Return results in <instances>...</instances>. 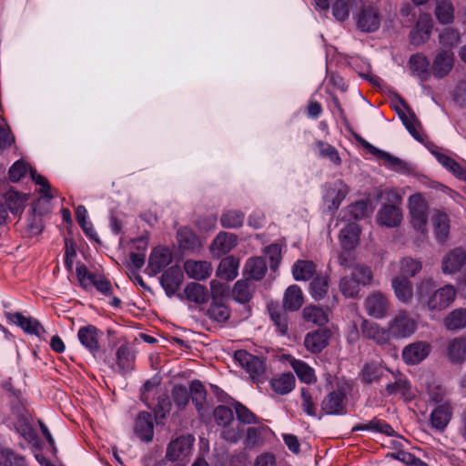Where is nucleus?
Listing matches in <instances>:
<instances>
[{
	"mask_svg": "<svg viewBox=\"0 0 466 466\" xmlns=\"http://www.w3.org/2000/svg\"><path fill=\"white\" fill-rule=\"evenodd\" d=\"M433 282L424 279L417 287V296L422 307L431 312H441L448 308L456 298V290L451 285H445L431 292Z\"/></svg>",
	"mask_w": 466,
	"mask_h": 466,
	"instance_id": "f257e3e1",
	"label": "nucleus"
},
{
	"mask_svg": "<svg viewBox=\"0 0 466 466\" xmlns=\"http://www.w3.org/2000/svg\"><path fill=\"white\" fill-rule=\"evenodd\" d=\"M385 202L376 214V222L382 227L397 228L403 220L402 197L395 190L385 191Z\"/></svg>",
	"mask_w": 466,
	"mask_h": 466,
	"instance_id": "f03ea898",
	"label": "nucleus"
},
{
	"mask_svg": "<svg viewBox=\"0 0 466 466\" xmlns=\"http://www.w3.org/2000/svg\"><path fill=\"white\" fill-rule=\"evenodd\" d=\"M349 193V186L341 179L325 183L321 188L324 208L328 211L335 213Z\"/></svg>",
	"mask_w": 466,
	"mask_h": 466,
	"instance_id": "7ed1b4c3",
	"label": "nucleus"
},
{
	"mask_svg": "<svg viewBox=\"0 0 466 466\" xmlns=\"http://www.w3.org/2000/svg\"><path fill=\"white\" fill-rule=\"evenodd\" d=\"M408 209L412 228L418 232L424 233L427 228L429 208L423 196L420 193L411 195L408 198Z\"/></svg>",
	"mask_w": 466,
	"mask_h": 466,
	"instance_id": "20e7f679",
	"label": "nucleus"
},
{
	"mask_svg": "<svg viewBox=\"0 0 466 466\" xmlns=\"http://www.w3.org/2000/svg\"><path fill=\"white\" fill-rule=\"evenodd\" d=\"M360 228L357 223H347L345 227L340 229L339 242L343 252L339 256V262L341 266H349L351 257L348 252L357 247L360 241Z\"/></svg>",
	"mask_w": 466,
	"mask_h": 466,
	"instance_id": "39448f33",
	"label": "nucleus"
},
{
	"mask_svg": "<svg viewBox=\"0 0 466 466\" xmlns=\"http://www.w3.org/2000/svg\"><path fill=\"white\" fill-rule=\"evenodd\" d=\"M388 327L391 337L407 339L417 330L418 324L406 310H400L390 320Z\"/></svg>",
	"mask_w": 466,
	"mask_h": 466,
	"instance_id": "423d86ee",
	"label": "nucleus"
},
{
	"mask_svg": "<svg viewBox=\"0 0 466 466\" xmlns=\"http://www.w3.org/2000/svg\"><path fill=\"white\" fill-rule=\"evenodd\" d=\"M195 442V438L190 435H182L172 440L166 451V459L172 462H181L190 455Z\"/></svg>",
	"mask_w": 466,
	"mask_h": 466,
	"instance_id": "0eeeda50",
	"label": "nucleus"
},
{
	"mask_svg": "<svg viewBox=\"0 0 466 466\" xmlns=\"http://www.w3.org/2000/svg\"><path fill=\"white\" fill-rule=\"evenodd\" d=\"M235 361L244 369L253 380H258L264 373L263 361L257 356L246 350H237L234 354Z\"/></svg>",
	"mask_w": 466,
	"mask_h": 466,
	"instance_id": "6e6552de",
	"label": "nucleus"
},
{
	"mask_svg": "<svg viewBox=\"0 0 466 466\" xmlns=\"http://www.w3.org/2000/svg\"><path fill=\"white\" fill-rule=\"evenodd\" d=\"M362 145L368 150L369 153L383 160L384 166L387 168L402 173H405L409 170L408 163L403 161L402 159L390 154L389 152H386L374 147L373 145L367 141H363Z\"/></svg>",
	"mask_w": 466,
	"mask_h": 466,
	"instance_id": "1a4fd4ad",
	"label": "nucleus"
},
{
	"mask_svg": "<svg viewBox=\"0 0 466 466\" xmlns=\"http://www.w3.org/2000/svg\"><path fill=\"white\" fill-rule=\"evenodd\" d=\"M394 109L410 134L420 139V124L411 108L403 100H399L394 104Z\"/></svg>",
	"mask_w": 466,
	"mask_h": 466,
	"instance_id": "9d476101",
	"label": "nucleus"
},
{
	"mask_svg": "<svg viewBox=\"0 0 466 466\" xmlns=\"http://www.w3.org/2000/svg\"><path fill=\"white\" fill-rule=\"evenodd\" d=\"M431 345L425 341L410 343L402 350V359L408 365H416L424 360L430 354Z\"/></svg>",
	"mask_w": 466,
	"mask_h": 466,
	"instance_id": "9b49d317",
	"label": "nucleus"
},
{
	"mask_svg": "<svg viewBox=\"0 0 466 466\" xmlns=\"http://www.w3.org/2000/svg\"><path fill=\"white\" fill-rule=\"evenodd\" d=\"M358 27L364 32H374L380 25V16L377 8L371 5L363 6L357 15Z\"/></svg>",
	"mask_w": 466,
	"mask_h": 466,
	"instance_id": "f8f14e48",
	"label": "nucleus"
},
{
	"mask_svg": "<svg viewBox=\"0 0 466 466\" xmlns=\"http://www.w3.org/2000/svg\"><path fill=\"white\" fill-rule=\"evenodd\" d=\"M330 336L328 329L309 332L305 336L304 346L311 353H319L328 346Z\"/></svg>",
	"mask_w": 466,
	"mask_h": 466,
	"instance_id": "ddd939ff",
	"label": "nucleus"
},
{
	"mask_svg": "<svg viewBox=\"0 0 466 466\" xmlns=\"http://www.w3.org/2000/svg\"><path fill=\"white\" fill-rule=\"evenodd\" d=\"M365 309L370 317L375 319H383L387 315L389 302L383 294L374 292L366 299Z\"/></svg>",
	"mask_w": 466,
	"mask_h": 466,
	"instance_id": "4468645a",
	"label": "nucleus"
},
{
	"mask_svg": "<svg viewBox=\"0 0 466 466\" xmlns=\"http://www.w3.org/2000/svg\"><path fill=\"white\" fill-rule=\"evenodd\" d=\"M134 432L142 441L149 442L154 437V420L150 413L142 411L138 414Z\"/></svg>",
	"mask_w": 466,
	"mask_h": 466,
	"instance_id": "2eb2a0df",
	"label": "nucleus"
},
{
	"mask_svg": "<svg viewBox=\"0 0 466 466\" xmlns=\"http://www.w3.org/2000/svg\"><path fill=\"white\" fill-rule=\"evenodd\" d=\"M346 394L340 390L330 392L321 403V409L326 414L338 415L346 411Z\"/></svg>",
	"mask_w": 466,
	"mask_h": 466,
	"instance_id": "dca6fc26",
	"label": "nucleus"
},
{
	"mask_svg": "<svg viewBox=\"0 0 466 466\" xmlns=\"http://www.w3.org/2000/svg\"><path fill=\"white\" fill-rule=\"evenodd\" d=\"M237 237L232 233L220 232L213 240L210 251L214 257L219 258L230 252L237 245Z\"/></svg>",
	"mask_w": 466,
	"mask_h": 466,
	"instance_id": "f3484780",
	"label": "nucleus"
},
{
	"mask_svg": "<svg viewBox=\"0 0 466 466\" xmlns=\"http://www.w3.org/2000/svg\"><path fill=\"white\" fill-rule=\"evenodd\" d=\"M98 337L99 330L92 325L82 327L77 332L80 343L94 356L99 351Z\"/></svg>",
	"mask_w": 466,
	"mask_h": 466,
	"instance_id": "a211bd4d",
	"label": "nucleus"
},
{
	"mask_svg": "<svg viewBox=\"0 0 466 466\" xmlns=\"http://www.w3.org/2000/svg\"><path fill=\"white\" fill-rule=\"evenodd\" d=\"M432 26V19L429 15H420L416 27L410 33L411 43L419 46L426 42L430 38Z\"/></svg>",
	"mask_w": 466,
	"mask_h": 466,
	"instance_id": "6ab92c4d",
	"label": "nucleus"
},
{
	"mask_svg": "<svg viewBox=\"0 0 466 466\" xmlns=\"http://www.w3.org/2000/svg\"><path fill=\"white\" fill-rule=\"evenodd\" d=\"M465 262L466 252L461 248H455L443 258L442 272L444 274H454L462 268Z\"/></svg>",
	"mask_w": 466,
	"mask_h": 466,
	"instance_id": "aec40b11",
	"label": "nucleus"
},
{
	"mask_svg": "<svg viewBox=\"0 0 466 466\" xmlns=\"http://www.w3.org/2000/svg\"><path fill=\"white\" fill-rule=\"evenodd\" d=\"M369 201H356L342 209L340 213L341 220L346 223H357L358 220L364 218L369 214Z\"/></svg>",
	"mask_w": 466,
	"mask_h": 466,
	"instance_id": "412c9836",
	"label": "nucleus"
},
{
	"mask_svg": "<svg viewBox=\"0 0 466 466\" xmlns=\"http://www.w3.org/2000/svg\"><path fill=\"white\" fill-rule=\"evenodd\" d=\"M396 298L402 303L408 304L413 297V286L410 279L402 276L394 277L391 280Z\"/></svg>",
	"mask_w": 466,
	"mask_h": 466,
	"instance_id": "4be33fe9",
	"label": "nucleus"
},
{
	"mask_svg": "<svg viewBox=\"0 0 466 466\" xmlns=\"http://www.w3.org/2000/svg\"><path fill=\"white\" fill-rule=\"evenodd\" d=\"M184 269L190 279L203 280L208 278L212 272L211 264L205 260H187Z\"/></svg>",
	"mask_w": 466,
	"mask_h": 466,
	"instance_id": "5701e85b",
	"label": "nucleus"
},
{
	"mask_svg": "<svg viewBox=\"0 0 466 466\" xmlns=\"http://www.w3.org/2000/svg\"><path fill=\"white\" fill-rule=\"evenodd\" d=\"M7 319L10 322L19 326L27 333L41 336V334L45 331L43 327L36 319L33 318H27L21 313H8Z\"/></svg>",
	"mask_w": 466,
	"mask_h": 466,
	"instance_id": "b1692460",
	"label": "nucleus"
},
{
	"mask_svg": "<svg viewBox=\"0 0 466 466\" xmlns=\"http://www.w3.org/2000/svg\"><path fill=\"white\" fill-rule=\"evenodd\" d=\"M172 261V253L167 248H155L149 257V267L154 273L160 272Z\"/></svg>",
	"mask_w": 466,
	"mask_h": 466,
	"instance_id": "393cba45",
	"label": "nucleus"
},
{
	"mask_svg": "<svg viewBox=\"0 0 466 466\" xmlns=\"http://www.w3.org/2000/svg\"><path fill=\"white\" fill-rule=\"evenodd\" d=\"M303 302V294L299 286L290 285L287 288L283 296V307L286 310L296 311L302 306Z\"/></svg>",
	"mask_w": 466,
	"mask_h": 466,
	"instance_id": "a878e982",
	"label": "nucleus"
},
{
	"mask_svg": "<svg viewBox=\"0 0 466 466\" xmlns=\"http://www.w3.org/2000/svg\"><path fill=\"white\" fill-rule=\"evenodd\" d=\"M287 360L301 382L310 384L316 381L314 370L306 362L291 356H289Z\"/></svg>",
	"mask_w": 466,
	"mask_h": 466,
	"instance_id": "bb28decb",
	"label": "nucleus"
},
{
	"mask_svg": "<svg viewBox=\"0 0 466 466\" xmlns=\"http://www.w3.org/2000/svg\"><path fill=\"white\" fill-rule=\"evenodd\" d=\"M452 63L453 55L451 51L440 52L433 61V75L438 78L445 76L451 71L452 67Z\"/></svg>",
	"mask_w": 466,
	"mask_h": 466,
	"instance_id": "cd10ccee",
	"label": "nucleus"
},
{
	"mask_svg": "<svg viewBox=\"0 0 466 466\" xmlns=\"http://www.w3.org/2000/svg\"><path fill=\"white\" fill-rule=\"evenodd\" d=\"M447 355L451 362L461 363L466 360V338L451 339L447 345Z\"/></svg>",
	"mask_w": 466,
	"mask_h": 466,
	"instance_id": "c85d7f7f",
	"label": "nucleus"
},
{
	"mask_svg": "<svg viewBox=\"0 0 466 466\" xmlns=\"http://www.w3.org/2000/svg\"><path fill=\"white\" fill-rule=\"evenodd\" d=\"M362 331L367 338L373 339L376 343L380 345L388 342L391 337L389 328L386 329L380 328L376 323H370L368 321H364Z\"/></svg>",
	"mask_w": 466,
	"mask_h": 466,
	"instance_id": "c756f323",
	"label": "nucleus"
},
{
	"mask_svg": "<svg viewBox=\"0 0 466 466\" xmlns=\"http://www.w3.org/2000/svg\"><path fill=\"white\" fill-rule=\"evenodd\" d=\"M182 281V275L178 268H170L161 278V285L168 296L174 295Z\"/></svg>",
	"mask_w": 466,
	"mask_h": 466,
	"instance_id": "7c9ffc66",
	"label": "nucleus"
},
{
	"mask_svg": "<svg viewBox=\"0 0 466 466\" xmlns=\"http://www.w3.org/2000/svg\"><path fill=\"white\" fill-rule=\"evenodd\" d=\"M386 390L390 395H400L405 400H410L414 397V392L411 390L410 382L401 375L395 376L394 383H389Z\"/></svg>",
	"mask_w": 466,
	"mask_h": 466,
	"instance_id": "2f4dec72",
	"label": "nucleus"
},
{
	"mask_svg": "<svg viewBox=\"0 0 466 466\" xmlns=\"http://www.w3.org/2000/svg\"><path fill=\"white\" fill-rule=\"evenodd\" d=\"M238 259L232 256L223 258L217 269V276L225 280H233L238 276Z\"/></svg>",
	"mask_w": 466,
	"mask_h": 466,
	"instance_id": "473e14b6",
	"label": "nucleus"
},
{
	"mask_svg": "<svg viewBox=\"0 0 466 466\" xmlns=\"http://www.w3.org/2000/svg\"><path fill=\"white\" fill-rule=\"evenodd\" d=\"M185 296L188 301L198 305L208 302L209 292L203 285L196 282L187 284L184 289Z\"/></svg>",
	"mask_w": 466,
	"mask_h": 466,
	"instance_id": "72a5a7b5",
	"label": "nucleus"
},
{
	"mask_svg": "<svg viewBox=\"0 0 466 466\" xmlns=\"http://www.w3.org/2000/svg\"><path fill=\"white\" fill-rule=\"evenodd\" d=\"M451 417V407L448 404L439 405L431 413V424L432 428L442 431L448 425Z\"/></svg>",
	"mask_w": 466,
	"mask_h": 466,
	"instance_id": "f704fd0d",
	"label": "nucleus"
},
{
	"mask_svg": "<svg viewBox=\"0 0 466 466\" xmlns=\"http://www.w3.org/2000/svg\"><path fill=\"white\" fill-rule=\"evenodd\" d=\"M443 324L451 331L466 328V309L460 308L448 313L443 319Z\"/></svg>",
	"mask_w": 466,
	"mask_h": 466,
	"instance_id": "c9c22d12",
	"label": "nucleus"
},
{
	"mask_svg": "<svg viewBox=\"0 0 466 466\" xmlns=\"http://www.w3.org/2000/svg\"><path fill=\"white\" fill-rule=\"evenodd\" d=\"M295 382V378L291 373H282L271 379L270 386L275 392L284 395L294 389Z\"/></svg>",
	"mask_w": 466,
	"mask_h": 466,
	"instance_id": "e433bc0d",
	"label": "nucleus"
},
{
	"mask_svg": "<svg viewBox=\"0 0 466 466\" xmlns=\"http://www.w3.org/2000/svg\"><path fill=\"white\" fill-rule=\"evenodd\" d=\"M116 364L121 372L132 370L135 356L131 347L127 343L122 344L116 353Z\"/></svg>",
	"mask_w": 466,
	"mask_h": 466,
	"instance_id": "4c0bfd02",
	"label": "nucleus"
},
{
	"mask_svg": "<svg viewBox=\"0 0 466 466\" xmlns=\"http://www.w3.org/2000/svg\"><path fill=\"white\" fill-rule=\"evenodd\" d=\"M435 15L441 24L452 23L454 19V6L451 0H435Z\"/></svg>",
	"mask_w": 466,
	"mask_h": 466,
	"instance_id": "58836bf2",
	"label": "nucleus"
},
{
	"mask_svg": "<svg viewBox=\"0 0 466 466\" xmlns=\"http://www.w3.org/2000/svg\"><path fill=\"white\" fill-rule=\"evenodd\" d=\"M316 272L315 264L309 260H298L292 267V275L297 281H306Z\"/></svg>",
	"mask_w": 466,
	"mask_h": 466,
	"instance_id": "ea45409f",
	"label": "nucleus"
},
{
	"mask_svg": "<svg viewBox=\"0 0 466 466\" xmlns=\"http://www.w3.org/2000/svg\"><path fill=\"white\" fill-rule=\"evenodd\" d=\"M410 66L412 73L416 75L420 80H427L428 76H430V63L425 56L421 54L411 56L410 58Z\"/></svg>",
	"mask_w": 466,
	"mask_h": 466,
	"instance_id": "a19ab883",
	"label": "nucleus"
},
{
	"mask_svg": "<svg viewBox=\"0 0 466 466\" xmlns=\"http://www.w3.org/2000/svg\"><path fill=\"white\" fill-rule=\"evenodd\" d=\"M434 232L439 242H445L450 232V221L445 213H438L433 219Z\"/></svg>",
	"mask_w": 466,
	"mask_h": 466,
	"instance_id": "79ce46f5",
	"label": "nucleus"
},
{
	"mask_svg": "<svg viewBox=\"0 0 466 466\" xmlns=\"http://www.w3.org/2000/svg\"><path fill=\"white\" fill-rule=\"evenodd\" d=\"M245 271L253 279H261L267 271V266L264 259L260 257H254L247 260Z\"/></svg>",
	"mask_w": 466,
	"mask_h": 466,
	"instance_id": "37998d69",
	"label": "nucleus"
},
{
	"mask_svg": "<svg viewBox=\"0 0 466 466\" xmlns=\"http://www.w3.org/2000/svg\"><path fill=\"white\" fill-rule=\"evenodd\" d=\"M350 65L359 73L362 78L370 81L374 85H379L380 78L370 74V65L366 59L360 57H352L350 61Z\"/></svg>",
	"mask_w": 466,
	"mask_h": 466,
	"instance_id": "c03bdc74",
	"label": "nucleus"
},
{
	"mask_svg": "<svg viewBox=\"0 0 466 466\" xmlns=\"http://www.w3.org/2000/svg\"><path fill=\"white\" fill-rule=\"evenodd\" d=\"M303 318L306 321L323 326L329 321L328 313L317 306H308L303 309Z\"/></svg>",
	"mask_w": 466,
	"mask_h": 466,
	"instance_id": "a18cd8bd",
	"label": "nucleus"
},
{
	"mask_svg": "<svg viewBox=\"0 0 466 466\" xmlns=\"http://www.w3.org/2000/svg\"><path fill=\"white\" fill-rule=\"evenodd\" d=\"M370 431L384 433L387 436H392L395 432L390 425L380 420H372L368 423L356 425L352 428V431Z\"/></svg>",
	"mask_w": 466,
	"mask_h": 466,
	"instance_id": "49530a36",
	"label": "nucleus"
},
{
	"mask_svg": "<svg viewBox=\"0 0 466 466\" xmlns=\"http://www.w3.org/2000/svg\"><path fill=\"white\" fill-rule=\"evenodd\" d=\"M5 201L8 204L10 211L17 215L23 211L25 202L27 201V197L26 195L10 189L5 194Z\"/></svg>",
	"mask_w": 466,
	"mask_h": 466,
	"instance_id": "de8ad7c7",
	"label": "nucleus"
},
{
	"mask_svg": "<svg viewBox=\"0 0 466 466\" xmlns=\"http://www.w3.org/2000/svg\"><path fill=\"white\" fill-rule=\"evenodd\" d=\"M270 433V430L266 425H258L248 429L246 443L248 446H257L262 443L263 439Z\"/></svg>",
	"mask_w": 466,
	"mask_h": 466,
	"instance_id": "09e8293b",
	"label": "nucleus"
},
{
	"mask_svg": "<svg viewBox=\"0 0 466 466\" xmlns=\"http://www.w3.org/2000/svg\"><path fill=\"white\" fill-rule=\"evenodd\" d=\"M253 289V285L248 280L240 279L234 286L233 296L237 301L246 303L250 299Z\"/></svg>",
	"mask_w": 466,
	"mask_h": 466,
	"instance_id": "8fccbe9b",
	"label": "nucleus"
},
{
	"mask_svg": "<svg viewBox=\"0 0 466 466\" xmlns=\"http://www.w3.org/2000/svg\"><path fill=\"white\" fill-rule=\"evenodd\" d=\"M208 315L215 321L224 322L229 318V309L224 300H212Z\"/></svg>",
	"mask_w": 466,
	"mask_h": 466,
	"instance_id": "3c124183",
	"label": "nucleus"
},
{
	"mask_svg": "<svg viewBox=\"0 0 466 466\" xmlns=\"http://www.w3.org/2000/svg\"><path fill=\"white\" fill-rule=\"evenodd\" d=\"M316 147L320 157L329 159L332 164L336 166L340 165V157L339 155L338 150L333 146L326 142L318 140L316 142Z\"/></svg>",
	"mask_w": 466,
	"mask_h": 466,
	"instance_id": "603ef678",
	"label": "nucleus"
},
{
	"mask_svg": "<svg viewBox=\"0 0 466 466\" xmlns=\"http://www.w3.org/2000/svg\"><path fill=\"white\" fill-rule=\"evenodd\" d=\"M422 268V263L419 259L410 257L403 258L400 261V272L402 277H414Z\"/></svg>",
	"mask_w": 466,
	"mask_h": 466,
	"instance_id": "864d4df0",
	"label": "nucleus"
},
{
	"mask_svg": "<svg viewBox=\"0 0 466 466\" xmlns=\"http://www.w3.org/2000/svg\"><path fill=\"white\" fill-rule=\"evenodd\" d=\"M190 396L197 410L200 412L204 408L206 400V390L198 380H193L189 386Z\"/></svg>",
	"mask_w": 466,
	"mask_h": 466,
	"instance_id": "5fc2aeb1",
	"label": "nucleus"
},
{
	"mask_svg": "<svg viewBox=\"0 0 466 466\" xmlns=\"http://www.w3.org/2000/svg\"><path fill=\"white\" fill-rule=\"evenodd\" d=\"M245 215L238 210H228L221 217V225L227 228H239L243 225Z\"/></svg>",
	"mask_w": 466,
	"mask_h": 466,
	"instance_id": "6e6d98bb",
	"label": "nucleus"
},
{
	"mask_svg": "<svg viewBox=\"0 0 466 466\" xmlns=\"http://www.w3.org/2000/svg\"><path fill=\"white\" fill-rule=\"evenodd\" d=\"M328 279L324 276L316 277L310 283L309 292L315 300L323 299L328 291Z\"/></svg>",
	"mask_w": 466,
	"mask_h": 466,
	"instance_id": "4d7b16f0",
	"label": "nucleus"
},
{
	"mask_svg": "<svg viewBox=\"0 0 466 466\" xmlns=\"http://www.w3.org/2000/svg\"><path fill=\"white\" fill-rule=\"evenodd\" d=\"M353 0H336L332 5V15L338 21H344L349 17Z\"/></svg>",
	"mask_w": 466,
	"mask_h": 466,
	"instance_id": "13d9d810",
	"label": "nucleus"
},
{
	"mask_svg": "<svg viewBox=\"0 0 466 466\" xmlns=\"http://www.w3.org/2000/svg\"><path fill=\"white\" fill-rule=\"evenodd\" d=\"M360 285L357 279L351 274L350 277H344L340 279L339 288L344 296L353 298L359 293Z\"/></svg>",
	"mask_w": 466,
	"mask_h": 466,
	"instance_id": "bf43d9fd",
	"label": "nucleus"
},
{
	"mask_svg": "<svg viewBox=\"0 0 466 466\" xmlns=\"http://www.w3.org/2000/svg\"><path fill=\"white\" fill-rule=\"evenodd\" d=\"M177 239L185 249L194 248L198 244L196 235L187 228H182L177 231Z\"/></svg>",
	"mask_w": 466,
	"mask_h": 466,
	"instance_id": "052dcab7",
	"label": "nucleus"
},
{
	"mask_svg": "<svg viewBox=\"0 0 466 466\" xmlns=\"http://www.w3.org/2000/svg\"><path fill=\"white\" fill-rule=\"evenodd\" d=\"M31 177L36 185L40 187L39 193L42 195L39 202L44 198L49 201L53 196L50 193L51 187L46 177L36 173L35 170H30Z\"/></svg>",
	"mask_w": 466,
	"mask_h": 466,
	"instance_id": "680f3d73",
	"label": "nucleus"
},
{
	"mask_svg": "<svg viewBox=\"0 0 466 466\" xmlns=\"http://www.w3.org/2000/svg\"><path fill=\"white\" fill-rule=\"evenodd\" d=\"M76 273L80 286L84 289H89L92 287L97 276L96 274L89 272L86 267L83 264L76 267Z\"/></svg>",
	"mask_w": 466,
	"mask_h": 466,
	"instance_id": "e2e57ef3",
	"label": "nucleus"
},
{
	"mask_svg": "<svg viewBox=\"0 0 466 466\" xmlns=\"http://www.w3.org/2000/svg\"><path fill=\"white\" fill-rule=\"evenodd\" d=\"M23 459L17 458L9 449L0 445V465L21 466Z\"/></svg>",
	"mask_w": 466,
	"mask_h": 466,
	"instance_id": "0e129e2a",
	"label": "nucleus"
},
{
	"mask_svg": "<svg viewBox=\"0 0 466 466\" xmlns=\"http://www.w3.org/2000/svg\"><path fill=\"white\" fill-rule=\"evenodd\" d=\"M216 422L223 427L228 426L233 420L232 410L226 406H218L214 410Z\"/></svg>",
	"mask_w": 466,
	"mask_h": 466,
	"instance_id": "69168bd1",
	"label": "nucleus"
},
{
	"mask_svg": "<svg viewBox=\"0 0 466 466\" xmlns=\"http://www.w3.org/2000/svg\"><path fill=\"white\" fill-rule=\"evenodd\" d=\"M229 287L228 284L212 280L210 282V295L212 300H223L228 293Z\"/></svg>",
	"mask_w": 466,
	"mask_h": 466,
	"instance_id": "338daca9",
	"label": "nucleus"
},
{
	"mask_svg": "<svg viewBox=\"0 0 466 466\" xmlns=\"http://www.w3.org/2000/svg\"><path fill=\"white\" fill-rule=\"evenodd\" d=\"M440 42L444 46L452 47L460 42V34L453 28H446L440 34Z\"/></svg>",
	"mask_w": 466,
	"mask_h": 466,
	"instance_id": "774afa93",
	"label": "nucleus"
}]
</instances>
